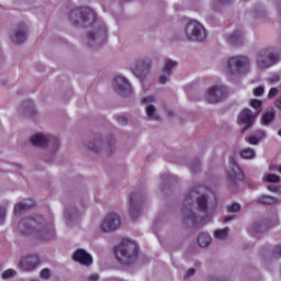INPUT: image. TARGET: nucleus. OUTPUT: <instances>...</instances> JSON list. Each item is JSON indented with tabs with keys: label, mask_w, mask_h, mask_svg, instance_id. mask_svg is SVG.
<instances>
[{
	"label": "nucleus",
	"mask_w": 281,
	"mask_h": 281,
	"mask_svg": "<svg viewBox=\"0 0 281 281\" xmlns=\"http://www.w3.org/2000/svg\"><path fill=\"white\" fill-rule=\"evenodd\" d=\"M70 23L72 25H80L81 27H89L93 25L91 31L87 34V45L88 47H102L108 41V31L104 22L95 21V11L89 8L74 9L69 15Z\"/></svg>",
	"instance_id": "1"
},
{
	"label": "nucleus",
	"mask_w": 281,
	"mask_h": 281,
	"mask_svg": "<svg viewBox=\"0 0 281 281\" xmlns=\"http://www.w3.org/2000/svg\"><path fill=\"white\" fill-rule=\"evenodd\" d=\"M16 231L22 236H33L43 243H48L56 238L54 226L41 215L20 221Z\"/></svg>",
	"instance_id": "2"
},
{
	"label": "nucleus",
	"mask_w": 281,
	"mask_h": 281,
	"mask_svg": "<svg viewBox=\"0 0 281 281\" xmlns=\"http://www.w3.org/2000/svg\"><path fill=\"white\" fill-rule=\"evenodd\" d=\"M196 199L198 210L205 216L207 214V195H199L196 191H191L184 196V203L182 209V223L186 227H194L201 216L194 214L192 211V203Z\"/></svg>",
	"instance_id": "3"
},
{
	"label": "nucleus",
	"mask_w": 281,
	"mask_h": 281,
	"mask_svg": "<svg viewBox=\"0 0 281 281\" xmlns=\"http://www.w3.org/2000/svg\"><path fill=\"white\" fill-rule=\"evenodd\" d=\"M137 243L131 239H125L115 247L116 260H119L121 265H133V262L137 260Z\"/></svg>",
	"instance_id": "4"
},
{
	"label": "nucleus",
	"mask_w": 281,
	"mask_h": 281,
	"mask_svg": "<svg viewBox=\"0 0 281 281\" xmlns=\"http://www.w3.org/2000/svg\"><path fill=\"white\" fill-rule=\"evenodd\" d=\"M250 66L249 57L240 55L233 56L227 59V74L235 78L246 76V74H249Z\"/></svg>",
	"instance_id": "5"
},
{
	"label": "nucleus",
	"mask_w": 281,
	"mask_h": 281,
	"mask_svg": "<svg viewBox=\"0 0 281 281\" xmlns=\"http://www.w3.org/2000/svg\"><path fill=\"white\" fill-rule=\"evenodd\" d=\"M280 60L278 50L273 47L259 50L255 57V63L258 69H269Z\"/></svg>",
	"instance_id": "6"
},
{
	"label": "nucleus",
	"mask_w": 281,
	"mask_h": 281,
	"mask_svg": "<svg viewBox=\"0 0 281 281\" xmlns=\"http://www.w3.org/2000/svg\"><path fill=\"white\" fill-rule=\"evenodd\" d=\"M144 203H146V195L139 190H135L130 194L128 215L133 221H137L144 212Z\"/></svg>",
	"instance_id": "7"
},
{
	"label": "nucleus",
	"mask_w": 281,
	"mask_h": 281,
	"mask_svg": "<svg viewBox=\"0 0 281 281\" xmlns=\"http://www.w3.org/2000/svg\"><path fill=\"white\" fill-rule=\"evenodd\" d=\"M184 34L192 43H203L207 38V31L195 20H191L186 24Z\"/></svg>",
	"instance_id": "8"
},
{
	"label": "nucleus",
	"mask_w": 281,
	"mask_h": 281,
	"mask_svg": "<svg viewBox=\"0 0 281 281\" xmlns=\"http://www.w3.org/2000/svg\"><path fill=\"white\" fill-rule=\"evenodd\" d=\"M30 143L35 148H49V150H58L60 142L55 136L49 134L37 133L31 136Z\"/></svg>",
	"instance_id": "9"
},
{
	"label": "nucleus",
	"mask_w": 281,
	"mask_h": 281,
	"mask_svg": "<svg viewBox=\"0 0 281 281\" xmlns=\"http://www.w3.org/2000/svg\"><path fill=\"white\" fill-rule=\"evenodd\" d=\"M229 95V90L224 85L211 86L206 90V100L210 104H218Z\"/></svg>",
	"instance_id": "10"
},
{
	"label": "nucleus",
	"mask_w": 281,
	"mask_h": 281,
	"mask_svg": "<svg viewBox=\"0 0 281 281\" xmlns=\"http://www.w3.org/2000/svg\"><path fill=\"white\" fill-rule=\"evenodd\" d=\"M153 67V60L149 57H142L136 60L132 71L138 80H146L150 74Z\"/></svg>",
	"instance_id": "11"
},
{
	"label": "nucleus",
	"mask_w": 281,
	"mask_h": 281,
	"mask_svg": "<svg viewBox=\"0 0 281 281\" xmlns=\"http://www.w3.org/2000/svg\"><path fill=\"white\" fill-rule=\"evenodd\" d=\"M157 100V97L149 94L140 99V104L144 105L147 120L149 122H161V115L157 113V106L153 104Z\"/></svg>",
	"instance_id": "12"
},
{
	"label": "nucleus",
	"mask_w": 281,
	"mask_h": 281,
	"mask_svg": "<svg viewBox=\"0 0 281 281\" xmlns=\"http://www.w3.org/2000/svg\"><path fill=\"white\" fill-rule=\"evenodd\" d=\"M229 164H231V170L228 172L227 181L229 184V188H236L238 186V181H243L245 179V176L243 175V170L236 162V158L231 157L229 158Z\"/></svg>",
	"instance_id": "13"
},
{
	"label": "nucleus",
	"mask_w": 281,
	"mask_h": 281,
	"mask_svg": "<svg viewBox=\"0 0 281 281\" xmlns=\"http://www.w3.org/2000/svg\"><path fill=\"white\" fill-rule=\"evenodd\" d=\"M257 117L258 112H254L249 108H246L238 113L237 124H244V131H247V128H251V126H254Z\"/></svg>",
	"instance_id": "14"
},
{
	"label": "nucleus",
	"mask_w": 281,
	"mask_h": 281,
	"mask_svg": "<svg viewBox=\"0 0 281 281\" xmlns=\"http://www.w3.org/2000/svg\"><path fill=\"white\" fill-rule=\"evenodd\" d=\"M10 38L15 45H23L27 41V25L21 23L13 26Z\"/></svg>",
	"instance_id": "15"
},
{
	"label": "nucleus",
	"mask_w": 281,
	"mask_h": 281,
	"mask_svg": "<svg viewBox=\"0 0 281 281\" xmlns=\"http://www.w3.org/2000/svg\"><path fill=\"white\" fill-rule=\"evenodd\" d=\"M113 89L115 93H117L119 95H122L123 98L131 95V91H132L128 79L123 76H116L114 78Z\"/></svg>",
	"instance_id": "16"
},
{
	"label": "nucleus",
	"mask_w": 281,
	"mask_h": 281,
	"mask_svg": "<svg viewBox=\"0 0 281 281\" xmlns=\"http://www.w3.org/2000/svg\"><path fill=\"white\" fill-rule=\"evenodd\" d=\"M120 225H122V220H120V215L115 213H111L105 216L101 224L102 232H115V229H120Z\"/></svg>",
	"instance_id": "17"
},
{
	"label": "nucleus",
	"mask_w": 281,
	"mask_h": 281,
	"mask_svg": "<svg viewBox=\"0 0 281 281\" xmlns=\"http://www.w3.org/2000/svg\"><path fill=\"white\" fill-rule=\"evenodd\" d=\"M86 148L90 150V153H95V155L104 153V136H102L101 134L94 135L86 144Z\"/></svg>",
	"instance_id": "18"
},
{
	"label": "nucleus",
	"mask_w": 281,
	"mask_h": 281,
	"mask_svg": "<svg viewBox=\"0 0 281 281\" xmlns=\"http://www.w3.org/2000/svg\"><path fill=\"white\" fill-rule=\"evenodd\" d=\"M41 265V259H38V255H29L24 258L19 263V268L21 271H34L36 267Z\"/></svg>",
	"instance_id": "19"
},
{
	"label": "nucleus",
	"mask_w": 281,
	"mask_h": 281,
	"mask_svg": "<svg viewBox=\"0 0 281 281\" xmlns=\"http://www.w3.org/2000/svg\"><path fill=\"white\" fill-rule=\"evenodd\" d=\"M72 260L79 262V265H82L83 267H91L93 265V257L82 248H78L74 252Z\"/></svg>",
	"instance_id": "20"
},
{
	"label": "nucleus",
	"mask_w": 281,
	"mask_h": 281,
	"mask_svg": "<svg viewBox=\"0 0 281 281\" xmlns=\"http://www.w3.org/2000/svg\"><path fill=\"white\" fill-rule=\"evenodd\" d=\"M267 229H269V224L267 223V221H259V222H255L249 227L248 232L249 234H251V236H255V238H258V236H260V234H265Z\"/></svg>",
	"instance_id": "21"
},
{
	"label": "nucleus",
	"mask_w": 281,
	"mask_h": 281,
	"mask_svg": "<svg viewBox=\"0 0 281 281\" xmlns=\"http://www.w3.org/2000/svg\"><path fill=\"white\" fill-rule=\"evenodd\" d=\"M64 218L67 223H76L80 218V211L74 204H68L65 210Z\"/></svg>",
	"instance_id": "22"
},
{
	"label": "nucleus",
	"mask_w": 281,
	"mask_h": 281,
	"mask_svg": "<svg viewBox=\"0 0 281 281\" xmlns=\"http://www.w3.org/2000/svg\"><path fill=\"white\" fill-rule=\"evenodd\" d=\"M35 205H36V202H34V200L30 198L24 199L15 205L14 207L15 215L19 216L21 212H27V210H32V207H35Z\"/></svg>",
	"instance_id": "23"
},
{
	"label": "nucleus",
	"mask_w": 281,
	"mask_h": 281,
	"mask_svg": "<svg viewBox=\"0 0 281 281\" xmlns=\"http://www.w3.org/2000/svg\"><path fill=\"white\" fill-rule=\"evenodd\" d=\"M103 150L106 155H115V153H117V139L113 136H109L105 140Z\"/></svg>",
	"instance_id": "24"
},
{
	"label": "nucleus",
	"mask_w": 281,
	"mask_h": 281,
	"mask_svg": "<svg viewBox=\"0 0 281 281\" xmlns=\"http://www.w3.org/2000/svg\"><path fill=\"white\" fill-rule=\"evenodd\" d=\"M198 245L202 249L207 248L212 245V236L209 233L202 232L198 235Z\"/></svg>",
	"instance_id": "25"
},
{
	"label": "nucleus",
	"mask_w": 281,
	"mask_h": 281,
	"mask_svg": "<svg viewBox=\"0 0 281 281\" xmlns=\"http://www.w3.org/2000/svg\"><path fill=\"white\" fill-rule=\"evenodd\" d=\"M22 109L24 111V115H29V117H34V115H36V108L32 101L24 102Z\"/></svg>",
	"instance_id": "26"
},
{
	"label": "nucleus",
	"mask_w": 281,
	"mask_h": 281,
	"mask_svg": "<svg viewBox=\"0 0 281 281\" xmlns=\"http://www.w3.org/2000/svg\"><path fill=\"white\" fill-rule=\"evenodd\" d=\"M274 117H276V111L274 110L267 111L261 116V124L263 126H269V124H271L273 122Z\"/></svg>",
	"instance_id": "27"
},
{
	"label": "nucleus",
	"mask_w": 281,
	"mask_h": 281,
	"mask_svg": "<svg viewBox=\"0 0 281 281\" xmlns=\"http://www.w3.org/2000/svg\"><path fill=\"white\" fill-rule=\"evenodd\" d=\"M177 65H178L177 60L168 59L162 69L164 74H166V76L168 77L172 76V71H175V69L177 68Z\"/></svg>",
	"instance_id": "28"
},
{
	"label": "nucleus",
	"mask_w": 281,
	"mask_h": 281,
	"mask_svg": "<svg viewBox=\"0 0 281 281\" xmlns=\"http://www.w3.org/2000/svg\"><path fill=\"white\" fill-rule=\"evenodd\" d=\"M228 43H231V45H240V43H243V32H235L232 33L228 36Z\"/></svg>",
	"instance_id": "29"
},
{
	"label": "nucleus",
	"mask_w": 281,
	"mask_h": 281,
	"mask_svg": "<svg viewBox=\"0 0 281 281\" xmlns=\"http://www.w3.org/2000/svg\"><path fill=\"white\" fill-rule=\"evenodd\" d=\"M241 159H255L256 150L254 148H244L239 153Z\"/></svg>",
	"instance_id": "30"
},
{
	"label": "nucleus",
	"mask_w": 281,
	"mask_h": 281,
	"mask_svg": "<svg viewBox=\"0 0 281 281\" xmlns=\"http://www.w3.org/2000/svg\"><path fill=\"white\" fill-rule=\"evenodd\" d=\"M257 203H262L263 205H273L278 200L270 195H260L256 199Z\"/></svg>",
	"instance_id": "31"
},
{
	"label": "nucleus",
	"mask_w": 281,
	"mask_h": 281,
	"mask_svg": "<svg viewBox=\"0 0 281 281\" xmlns=\"http://www.w3.org/2000/svg\"><path fill=\"white\" fill-rule=\"evenodd\" d=\"M249 104L255 109L254 113H258V115H260V111H262V101L259 99H250Z\"/></svg>",
	"instance_id": "32"
},
{
	"label": "nucleus",
	"mask_w": 281,
	"mask_h": 281,
	"mask_svg": "<svg viewBox=\"0 0 281 281\" xmlns=\"http://www.w3.org/2000/svg\"><path fill=\"white\" fill-rule=\"evenodd\" d=\"M263 180L267 183H280V181H281L280 176H277V175H273V173L265 175Z\"/></svg>",
	"instance_id": "33"
},
{
	"label": "nucleus",
	"mask_w": 281,
	"mask_h": 281,
	"mask_svg": "<svg viewBox=\"0 0 281 281\" xmlns=\"http://www.w3.org/2000/svg\"><path fill=\"white\" fill-rule=\"evenodd\" d=\"M229 232V228H222V229H217L214 232V236L215 238H220L221 240H223V238L227 237V233Z\"/></svg>",
	"instance_id": "34"
},
{
	"label": "nucleus",
	"mask_w": 281,
	"mask_h": 281,
	"mask_svg": "<svg viewBox=\"0 0 281 281\" xmlns=\"http://www.w3.org/2000/svg\"><path fill=\"white\" fill-rule=\"evenodd\" d=\"M16 276V271L14 269H8L2 272L1 278L2 280H10Z\"/></svg>",
	"instance_id": "35"
},
{
	"label": "nucleus",
	"mask_w": 281,
	"mask_h": 281,
	"mask_svg": "<svg viewBox=\"0 0 281 281\" xmlns=\"http://www.w3.org/2000/svg\"><path fill=\"white\" fill-rule=\"evenodd\" d=\"M227 212H229V214H238V212H240V204L236 202L233 204H229L227 206Z\"/></svg>",
	"instance_id": "36"
},
{
	"label": "nucleus",
	"mask_w": 281,
	"mask_h": 281,
	"mask_svg": "<svg viewBox=\"0 0 281 281\" xmlns=\"http://www.w3.org/2000/svg\"><path fill=\"white\" fill-rule=\"evenodd\" d=\"M190 169L193 172H201V160L199 159H194L191 164H190Z\"/></svg>",
	"instance_id": "37"
},
{
	"label": "nucleus",
	"mask_w": 281,
	"mask_h": 281,
	"mask_svg": "<svg viewBox=\"0 0 281 281\" xmlns=\"http://www.w3.org/2000/svg\"><path fill=\"white\" fill-rule=\"evenodd\" d=\"M50 276H52V271L48 268H44L40 272V278H42V280H49Z\"/></svg>",
	"instance_id": "38"
},
{
	"label": "nucleus",
	"mask_w": 281,
	"mask_h": 281,
	"mask_svg": "<svg viewBox=\"0 0 281 281\" xmlns=\"http://www.w3.org/2000/svg\"><path fill=\"white\" fill-rule=\"evenodd\" d=\"M246 142H248V144H251L252 146H258L260 144V140L255 136V134L246 138Z\"/></svg>",
	"instance_id": "39"
},
{
	"label": "nucleus",
	"mask_w": 281,
	"mask_h": 281,
	"mask_svg": "<svg viewBox=\"0 0 281 281\" xmlns=\"http://www.w3.org/2000/svg\"><path fill=\"white\" fill-rule=\"evenodd\" d=\"M254 135L257 137V139L259 142H262V139H265V137H267V132H265L262 130H258L257 132H255Z\"/></svg>",
	"instance_id": "40"
},
{
	"label": "nucleus",
	"mask_w": 281,
	"mask_h": 281,
	"mask_svg": "<svg viewBox=\"0 0 281 281\" xmlns=\"http://www.w3.org/2000/svg\"><path fill=\"white\" fill-rule=\"evenodd\" d=\"M143 85L144 91H148L150 89V80H148V77H146L144 80H140Z\"/></svg>",
	"instance_id": "41"
},
{
	"label": "nucleus",
	"mask_w": 281,
	"mask_h": 281,
	"mask_svg": "<svg viewBox=\"0 0 281 281\" xmlns=\"http://www.w3.org/2000/svg\"><path fill=\"white\" fill-rule=\"evenodd\" d=\"M254 95L256 97H260L265 93V87L262 86H259L258 88H256L254 91H252Z\"/></svg>",
	"instance_id": "42"
},
{
	"label": "nucleus",
	"mask_w": 281,
	"mask_h": 281,
	"mask_svg": "<svg viewBox=\"0 0 281 281\" xmlns=\"http://www.w3.org/2000/svg\"><path fill=\"white\" fill-rule=\"evenodd\" d=\"M273 255H274V258H281V243L276 246Z\"/></svg>",
	"instance_id": "43"
},
{
	"label": "nucleus",
	"mask_w": 281,
	"mask_h": 281,
	"mask_svg": "<svg viewBox=\"0 0 281 281\" xmlns=\"http://www.w3.org/2000/svg\"><path fill=\"white\" fill-rule=\"evenodd\" d=\"M117 122H119V124H121L122 126H126V124H128V119H126V116H119V117H117Z\"/></svg>",
	"instance_id": "44"
},
{
	"label": "nucleus",
	"mask_w": 281,
	"mask_h": 281,
	"mask_svg": "<svg viewBox=\"0 0 281 281\" xmlns=\"http://www.w3.org/2000/svg\"><path fill=\"white\" fill-rule=\"evenodd\" d=\"M196 273V270L194 268H190L186 276H184V279L188 280V278H192V276H194Z\"/></svg>",
	"instance_id": "45"
},
{
	"label": "nucleus",
	"mask_w": 281,
	"mask_h": 281,
	"mask_svg": "<svg viewBox=\"0 0 281 281\" xmlns=\"http://www.w3.org/2000/svg\"><path fill=\"white\" fill-rule=\"evenodd\" d=\"M3 221H5V209L0 206V223H3Z\"/></svg>",
	"instance_id": "46"
},
{
	"label": "nucleus",
	"mask_w": 281,
	"mask_h": 281,
	"mask_svg": "<svg viewBox=\"0 0 281 281\" xmlns=\"http://www.w3.org/2000/svg\"><path fill=\"white\" fill-rule=\"evenodd\" d=\"M268 95L269 98H276L278 95V88H271Z\"/></svg>",
	"instance_id": "47"
},
{
	"label": "nucleus",
	"mask_w": 281,
	"mask_h": 281,
	"mask_svg": "<svg viewBox=\"0 0 281 281\" xmlns=\"http://www.w3.org/2000/svg\"><path fill=\"white\" fill-rule=\"evenodd\" d=\"M269 170H270V172H279L280 166H278V165H270L269 166Z\"/></svg>",
	"instance_id": "48"
},
{
	"label": "nucleus",
	"mask_w": 281,
	"mask_h": 281,
	"mask_svg": "<svg viewBox=\"0 0 281 281\" xmlns=\"http://www.w3.org/2000/svg\"><path fill=\"white\" fill-rule=\"evenodd\" d=\"M158 80L160 85H166V82H168V77L166 75H161Z\"/></svg>",
	"instance_id": "49"
},
{
	"label": "nucleus",
	"mask_w": 281,
	"mask_h": 281,
	"mask_svg": "<svg viewBox=\"0 0 281 281\" xmlns=\"http://www.w3.org/2000/svg\"><path fill=\"white\" fill-rule=\"evenodd\" d=\"M267 190H269L270 192H280V189L276 186H268Z\"/></svg>",
	"instance_id": "50"
},
{
	"label": "nucleus",
	"mask_w": 281,
	"mask_h": 281,
	"mask_svg": "<svg viewBox=\"0 0 281 281\" xmlns=\"http://www.w3.org/2000/svg\"><path fill=\"white\" fill-rule=\"evenodd\" d=\"M98 280H99L98 274H90V276L88 277V281H98Z\"/></svg>",
	"instance_id": "51"
},
{
	"label": "nucleus",
	"mask_w": 281,
	"mask_h": 281,
	"mask_svg": "<svg viewBox=\"0 0 281 281\" xmlns=\"http://www.w3.org/2000/svg\"><path fill=\"white\" fill-rule=\"evenodd\" d=\"M0 85H2V87H8V85H10V81H8V79H1Z\"/></svg>",
	"instance_id": "52"
},
{
	"label": "nucleus",
	"mask_w": 281,
	"mask_h": 281,
	"mask_svg": "<svg viewBox=\"0 0 281 281\" xmlns=\"http://www.w3.org/2000/svg\"><path fill=\"white\" fill-rule=\"evenodd\" d=\"M215 3L225 4V3H229V0H215Z\"/></svg>",
	"instance_id": "53"
},
{
	"label": "nucleus",
	"mask_w": 281,
	"mask_h": 281,
	"mask_svg": "<svg viewBox=\"0 0 281 281\" xmlns=\"http://www.w3.org/2000/svg\"><path fill=\"white\" fill-rule=\"evenodd\" d=\"M167 114H169L170 116L175 115V110L168 109L167 110Z\"/></svg>",
	"instance_id": "54"
},
{
	"label": "nucleus",
	"mask_w": 281,
	"mask_h": 281,
	"mask_svg": "<svg viewBox=\"0 0 281 281\" xmlns=\"http://www.w3.org/2000/svg\"><path fill=\"white\" fill-rule=\"evenodd\" d=\"M262 14H265V11H262V9H259V13L257 12V16H262Z\"/></svg>",
	"instance_id": "55"
},
{
	"label": "nucleus",
	"mask_w": 281,
	"mask_h": 281,
	"mask_svg": "<svg viewBox=\"0 0 281 281\" xmlns=\"http://www.w3.org/2000/svg\"><path fill=\"white\" fill-rule=\"evenodd\" d=\"M232 218H233V217H227V216H226V217L224 218V221H225V223H229V221H232Z\"/></svg>",
	"instance_id": "56"
},
{
	"label": "nucleus",
	"mask_w": 281,
	"mask_h": 281,
	"mask_svg": "<svg viewBox=\"0 0 281 281\" xmlns=\"http://www.w3.org/2000/svg\"><path fill=\"white\" fill-rule=\"evenodd\" d=\"M272 81L273 82H279L280 81V77H276Z\"/></svg>",
	"instance_id": "57"
}]
</instances>
